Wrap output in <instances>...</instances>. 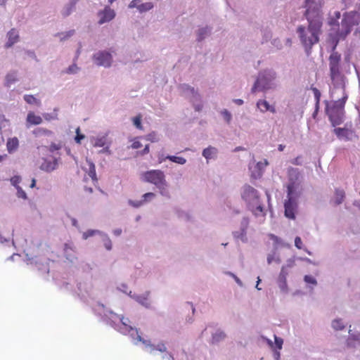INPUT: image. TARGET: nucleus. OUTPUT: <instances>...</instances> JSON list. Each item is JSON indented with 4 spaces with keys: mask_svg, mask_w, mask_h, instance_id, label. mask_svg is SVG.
Returning <instances> with one entry per match:
<instances>
[{
    "mask_svg": "<svg viewBox=\"0 0 360 360\" xmlns=\"http://www.w3.org/2000/svg\"><path fill=\"white\" fill-rule=\"evenodd\" d=\"M322 5L323 0H305L304 15L309 25L307 27L299 26L297 32L307 52H309L312 46L319 41L323 25Z\"/></svg>",
    "mask_w": 360,
    "mask_h": 360,
    "instance_id": "1",
    "label": "nucleus"
},
{
    "mask_svg": "<svg viewBox=\"0 0 360 360\" xmlns=\"http://www.w3.org/2000/svg\"><path fill=\"white\" fill-rule=\"evenodd\" d=\"M340 60L341 56L338 52L332 53L329 57L330 76L334 86L330 93L332 96L335 94L337 89L345 91V78L340 72Z\"/></svg>",
    "mask_w": 360,
    "mask_h": 360,
    "instance_id": "2",
    "label": "nucleus"
},
{
    "mask_svg": "<svg viewBox=\"0 0 360 360\" xmlns=\"http://www.w3.org/2000/svg\"><path fill=\"white\" fill-rule=\"evenodd\" d=\"M342 92V98L334 101L331 105H327L326 108V114L332 125L335 127L343 122L345 115V105L348 98L345 91Z\"/></svg>",
    "mask_w": 360,
    "mask_h": 360,
    "instance_id": "3",
    "label": "nucleus"
},
{
    "mask_svg": "<svg viewBox=\"0 0 360 360\" xmlns=\"http://www.w3.org/2000/svg\"><path fill=\"white\" fill-rule=\"evenodd\" d=\"M142 181L154 184L160 191L161 195L169 197L167 191V182L164 172L160 169H152L141 174Z\"/></svg>",
    "mask_w": 360,
    "mask_h": 360,
    "instance_id": "4",
    "label": "nucleus"
},
{
    "mask_svg": "<svg viewBox=\"0 0 360 360\" xmlns=\"http://www.w3.org/2000/svg\"><path fill=\"white\" fill-rule=\"evenodd\" d=\"M241 196L255 215H264V207L260 203L259 195L256 189L249 185H245L243 187Z\"/></svg>",
    "mask_w": 360,
    "mask_h": 360,
    "instance_id": "5",
    "label": "nucleus"
},
{
    "mask_svg": "<svg viewBox=\"0 0 360 360\" xmlns=\"http://www.w3.org/2000/svg\"><path fill=\"white\" fill-rule=\"evenodd\" d=\"M360 22V13L357 11L346 12L343 14L340 27L337 32L338 40L345 39L352 32L354 26L358 25Z\"/></svg>",
    "mask_w": 360,
    "mask_h": 360,
    "instance_id": "6",
    "label": "nucleus"
},
{
    "mask_svg": "<svg viewBox=\"0 0 360 360\" xmlns=\"http://www.w3.org/2000/svg\"><path fill=\"white\" fill-rule=\"evenodd\" d=\"M294 185L290 184L288 186V200H285V215L289 219H294L295 218V212L297 208L296 198L293 194Z\"/></svg>",
    "mask_w": 360,
    "mask_h": 360,
    "instance_id": "7",
    "label": "nucleus"
},
{
    "mask_svg": "<svg viewBox=\"0 0 360 360\" xmlns=\"http://www.w3.org/2000/svg\"><path fill=\"white\" fill-rule=\"evenodd\" d=\"M121 326H120L119 330L124 333H130L131 335H134V333L137 335V340L139 341L142 342L143 343H146V341L141 338V337L138 334V331L136 328H134L129 323L130 321L128 319H125L122 317L120 319Z\"/></svg>",
    "mask_w": 360,
    "mask_h": 360,
    "instance_id": "8",
    "label": "nucleus"
},
{
    "mask_svg": "<svg viewBox=\"0 0 360 360\" xmlns=\"http://www.w3.org/2000/svg\"><path fill=\"white\" fill-rule=\"evenodd\" d=\"M96 65L99 66L109 67L112 62V56L106 51H101L94 56Z\"/></svg>",
    "mask_w": 360,
    "mask_h": 360,
    "instance_id": "9",
    "label": "nucleus"
},
{
    "mask_svg": "<svg viewBox=\"0 0 360 360\" xmlns=\"http://www.w3.org/2000/svg\"><path fill=\"white\" fill-rule=\"evenodd\" d=\"M63 254L65 257L70 262H73L77 259V250L72 242H68L64 244Z\"/></svg>",
    "mask_w": 360,
    "mask_h": 360,
    "instance_id": "10",
    "label": "nucleus"
},
{
    "mask_svg": "<svg viewBox=\"0 0 360 360\" xmlns=\"http://www.w3.org/2000/svg\"><path fill=\"white\" fill-rule=\"evenodd\" d=\"M270 86L269 82L266 79L263 74H259L257 79L255 82L252 91H262L269 89Z\"/></svg>",
    "mask_w": 360,
    "mask_h": 360,
    "instance_id": "11",
    "label": "nucleus"
},
{
    "mask_svg": "<svg viewBox=\"0 0 360 360\" xmlns=\"http://www.w3.org/2000/svg\"><path fill=\"white\" fill-rule=\"evenodd\" d=\"M100 20L98 23L100 25L103 24L106 22H109L115 18V11L108 7L105 8L104 11L98 13Z\"/></svg>",
    "mask_w": 360,
    "mask_h": 360,
    "instance_id": "12",
    "label": "nucleus"
},
{
    "mask_svg": "<svg viewBox=\"0 0 360 360\" xmlns=\"http://www.w3.org/2000/svg\"><path fill=\"white\" fill-rule=\"evenodd\" d=\"M8 41L5 44L6 48L11 47L14 44L18 42L19 39V34L18 31L13 28L7 33Z\"/></svg>",
    "mask_w": 360,
    "mask_h": 360,
    "instance_id": "13",
    "label": "nucleus"
},
{
    "mask_svg": "<svg viewBox=\"0 0 360 360\" xmlns=\"http://www.w3.org/2000/svg\"><path fill=\"white\" fill-rule=\"evenodd\" d=\"M58 167V160L54 159L53 160H44L40 166V169L46 172H51L55 170Z\"/></svg>",
    "mask_w": 360,
    "mask_h": 360,
    "instance_id": "14",
    "label": "nucleus"
},
{
    "mask_svg": "<svg viewBox=\"0 0 360 360\" xmlns=\"http://www.w3.org/2000/svg\"><path fill=\"white\" fill-rule=\"evenodd\" d=\"M27 123L30 125H38L42 122V118L37 115L34 112H29L26 119Z\"/></svg>",
    "mask_w": 360,
    "mask_h": 360,
    "instance_id": "15",
    "label": "nucleus"
},
{
    "mask_svg": "<svg viewBox=\"0 0 360 360\" xmlns=\"http://www.w3.org/2000/svg\"><path fill=\"white\" fill-rule=\"evenodd\" d=\"M165 160H169L170 161L179 165H184L186 162V160L184 158L175 155H167L165 158H159V162L161 163Z\"/></svg>",
    "mask_w": 360,
    "mask_h": 360,
    "instance_id": "16",
    "label": "nucleus"
},
{
    "mask_svg": "<svg viewBox=\"0 0 360 360\" xmlns=\"http://www.w3.org/2000/svg\"><path fill=\"white\" fill-rule=\"evenodd\" d=\"M19 146V141L17 137L8 139L6 147L8 153H11L17 150Z\"/></svg>",
    "mask_w": 360,
    "mask_h": 360,
    "instance_id": "17",
    "label": "nucleus"
},
{
    "mask_svg": "<svg viewBox=\"0 0 360 360\" xmlns=\"http://www.w3.org/2000/svg\"><path fill=\"white\" fill-rule=\"evenodd\" d=\"M257 105L262 112L271 111L275 112L276 110L274 107L270 106L269 103L265 100H259L257 101Z\"/></svg>",
    "mask_w": 360,
    "mask_h": 360,
    "instance_id": "18",
    "label": "nucleus"
},
{
    "mask_svg": "<svg viewBox=\"0 0 360 360\" xmlns=\"http://www.w3.org/2000/svg\"><path fill=\"white\" fill-rule=\"evenodd\" d=\"M217 153V150L214 147L210 146L202 151V155L207 159H211Z\"/></svg>",
    "mask_w": 360,
    "mask_h": 360,
    "instance_id": "19",
    "label": "nucleus"
},
{
    "mask_svg": "<svg viewBox=\"0 0 360 360\" xmlns=\"http://www.w3.org/2000/svg\"><path fill=\"white\" fill-rule=\"evenodd\" d=\"M333 132L339 139H342L343 137L347 139L348 138L349 130L346 128H335Z\"/></svg>",
    "mask_w": 360,
    "mask_h": 360,
    "instance_id": "20",
    "label": "nucleus"
},
{
    "mask_svg": "<svg viewBox=\"0 0 360 360\" xmlns=\"http://www.w3.org/2000/svg\"><path fill=\"white\" fill-rule=\"evenodd\" d=\"M335 205L341 204L345 198V191L343 190L337 189L335 193Z\"/></svg>",
    "mask_w": 360,
    "mask_h": 360,
    "instance_id": "21",
    "label": "nucleus"
},
{
    "mask_svg": "<svg viewBox=\"0 0 360 360\" xmlns=\"http://www.w3.org/2000/svg\"><path fill=\"white\" fill-rule=\"evenodd\" d=\"M24 100L28 104H35L37 105H40L41 102L39 100L37 99L33 95L26 94L24 96Z\"/></svg>",
    "mask_w": 360,
    "mask_h": 360,
    "instance_id": "22",
    "label": "nucleus"
},
{
    "mask_svg": "<svg viewBox=\"0 0 360 360\" xmlns=\"http://www.w3.org/2000/svg\"><path fill=\"white\" fill-rule=\"evenodd\" d=\"M148 293L144 296L141 295H136L134 297V299L139 303H141L142 305H144L146 307H148L149 305V300H148Z\"/></svg>",
    "mask_w": 360,
    "mask_h": 360,
    "instance_id": "23",
    "label": "nucleus"
},
{
    "mask_svg": "<svg viewBox=\"0 0 360 360\" xmlns=\"http://www.w3.org/2000/svg\"><path fill=\"white\" fill-rule=\"evenodd\" d=\"M33 134L37 136L41 135L50 136L52 134V131L44 128H37L34 130Z\"/></svg>",
    "mask_w": 360,
    "mask_h": 360,
    "instance_id": "24",
    "label": "nucleus"
},
{
    "mask_svg": "<svg viewBox=\"0 0 360 360\" xmlns=\"http://www.w3.org/2000/svg\"><path fill=\"white\" fill-rule=\"evenodd\" d=\"M146 345H149L150 347H151V350L153 351V350H158L161 352H165L167 351V348L165 345V344L163 343H159L157 345H150V344H148L146 340Z\"/></svg>",
    "mask_w": 360,
    "mask_h": 360,
    "instance_id": "25",
    "label": "nucleus"
},
{
    "mask_svg": "<svg viewBox=\"0 0 360 360\" xmlns=\"http://www.w3.org/2000/svg\"><path fill=\"white\" fill-rule=\"evenodd\" d=\"M153 8V4L151 2L143 3L139 5L138 10L140 12H146L150 11Z\"/></svg>",
    "mask_w": 360,
    "mask_h": 360,
    "instance_id": "26",
    "label": "nucleus"
},
{
    "mask_svg": "<svg viewBox=\"0 0 360 360\" xmlns=\"http://www.w3.org/2000/svg\"><path fill=\"white\" fill-rule=\"evenodd\" d=\"M332 326L336 330H340L345 328V325L340 319H335L332 322Z\"/></svg>",
    "mask_w": 360,
    "mask_h": 360,
    "instance_id": "27",
    "label": "nucleus"
},
{
    "mask_svg": "<svg viewBox=\"0 0 360 360\" xmlns=\"http://www.w3.org/2000/svg\"><path fill=\"white\" fill-rule=\"evenodd\" d=\"M226 337V335L222 331H217L216 332L213 336H212V342H218L223 340Z\"/></svg>",
    "mask_w": 360,
    "mask_h": 360,
    "instance_id": "28",
    "label": "nucleus"
},
{
    "mask_svg": "<svg viewBox=\"0 0 360 360\" xmlns=\"http://www.w3.org/2000/svg\"><path fill=\"white\" fill-rule=\"evenodd\" d=\"M145 139L150 142H158L159 141L157 134L154 131L146 135Z\"/></svg>",
    "mask_w": 360,
    "mask_h": 360,
    "instance_id": "29",
    "label": "nucleus"
},
{
    "mask_svg": "<svg viewBox=\"0 0 360 360\" xmlns=\"http://www.w3.org/2000/svg\"><path fill=\"white\" fill-rule=\"evenodd\" d=\"M210 30L207 27L201 28L198 30V40L201 41L204 39V36L206 35Z\"/></svg>",
    "mask_w": 360,
    "mask_h": 360,
    "instance_id": "30",
    "label": "nucleus"
},
{
    "mask_svg": "<svg viewBox=\"0 0 360 360\" xmlns=\"http://www.w3.org/2000/svg\"><path fill=\"white\" fill-rule=\"evenodd\" d=\"M279 286L282 290H285L287 288V283L285 276L281 274L279 277Z\"/></svg>",
    "mask_w": 360,
    "mask_h": 360,
    "instance_id": "31",
    "label": "nucleus"
},
{
    "mask_svg": "<svg viewBox=\"0 0 360 360\" xmlns=\"http://www.w3.org/2000/svg\"><path fill=\"white\" fill-rule=\"evenodd\" d=\"M133 122L134 124L136 126V127L139 129H142L143 127L141 124V115H138L133 118Z\"/></svg>",
    "mask_w": 360,
    "mask_h": 360,
    "instance_id": "32",
    "label": "nucleus"
},
{
    "mask_svg": "<svg viewBox=\"0 0 360 360\" xmlns=\"http://www.w3.org/2000/svg\"><path fill=\"white\" fill-rule=\"evenodd\" d=\"M304 281L307 283L312 284V285H316L317 282L316 280L311 276L306 275L304 278Z\"/></svg>",
    "mask_w": 360,
    "mask_h": 360,
    "instance_id": "33",
    "label": "nucleus"
},
{
    "mask_svg": "<svg viewBox=\"0 0 360 360\" xmlns=\"http://www.w3.org/2000/svg\"><path fill=\"white\" fill-rule=\"evenodd\" d=\"M295 246L299 249V250H302L303 249V243H302V240L301 239L300 237L299 236H297L295 238Z\"/></svg>",
    "mask_w": 360,
    "mask_h": 360,
    "instance_id": "34",
    "label": "nucleus"
},
{
    "mask_svg": "<svg viewBox=\"0 0 360 360\" xmlns=\"http://www.w3.org/2000/svg\"><path fill=\"white\" fill-rule=\"evenodd\" d=\"M76 134H77V135H76L75 139V141H76L77 143H81V141H82V139H84L85 136H84V135H83V134H80V129H79V127H78V128L76 129Z\"/></svg>",
    "mask_w": 360,
    "mask_h": 360,
    "instance_id": "35",
    "label": "nucleus"
},
{
    "mask_svg": "<svg viewBox=\"0 0 360 360\" xmlns=\"http://www.w3.org/2000/svg\"><path fill=\"white\" fill-rule=\"evenodd\" d=\"M103 245L106 250H110L112 249V242L111 240L108 237H105L103 239Z\"/></svg>",
    "mask_w": 360,
    "mask_h": 360,
    "instance_id": "36",
    "label": "nucleus"
},
{
    "mask_svg": "<svg viewBox=\"0 0 360 360\" xmlns=\"http://www.w3.org/2000/svg\"><path fill=\"white\" fill-rule=\"evenodd\" d=\"M61 145L60 143H52L49 146V150L50 152H54L55 150H58L61 148Z\"/></svg>",
    "mask_w": 360,
    "mask_h": 360,
    "instance_id": "37",
    "label": "nucleus"
},
{
    "mask_svg": "<svg viewBox=\"0 0 360 360\" xmlns=\"http://www.w3.org/2000/svg\"><path fill=\"white\" fill-rule=\"evenodd\" d=\"M221 114L224 118V120L229 123L231 120V115L227 110H224L221 112Z\"/></svg>",
    "mask_w": 360,
    "mask_h": 360,
    "instance_id": "38",
    "label": "nucleus"
},
{
    "mask_svg": "<svg viewBox=\"0 0 360 360\" xmlns=\"http://www.w3.org/2000/svg\"><path fill=\"white\" fill-rule=\"evenodd\" d=\"M77 70H78V68H77V65L73 64V65H70L66 70L65 72L68 74H74V73L77 72Z\"/></svg>",
    "mask_w": 360,
    "mask_h": 360,
    "instance_id": "39",
    "label": "nucleus"
},
{
    "mask_svg": "<svg viewBox=\"0 0 360 360\" xmlns=\"http://www.w3.org/2000/svg\"><path fill=\"white\" fill-rule=\"evenodd\" d=\"M155 197V194L153 193H145L143 195V200L142 201L143 202H146L150 200H151L152 198H153Z\"/></svg>",
    "mask_w": 360,
    "mask_h": 360,
    "instance_id": "40",
    "label": "nucleus"
},
{
    "mask_svg": "<svg viewBox=\"0 0 360 360\" xmlns=\"http://www.w3.org/2000/svg\"><path fill=\"white\" fill-rule=\"evenodd\" d=\"M275 343H276L278 349H281L282 348V345L283 343V339L281 338H278L275 335Z\"/></svg>",
    "mask_w": 360,
    "mask_h": 360,
    "instance_id": "41",
    "label": "nucleus"
},
{
    "mask_svg": "<svg viewBox=\"0 0 360 360\" xmlns=\"http://www.w3.org/2000/svg\"><path fill=\"white\" fill-rule=\"evenodd\" d=\"M140 4H141V0H132L129 4V7L138 8L139 5H140Z\"/></svg>",
    "mask_w": 360,
    "mask_h": 360,
    "instance_id": "42",
    "label": "nucleus"
},
{
    "mask_svg": "<svg viewBox=\"0 0 360 360\" xmlns=\"http://www.w3.org/2000/svg\"><path fill=\"white\" fill-rule=\"evenodd\" d=\"M142 146L141 143L138 140H134L131 146L133 149H138Z\"/></svg>",
    "mask_w": 360,
    "mask_h": 360,
    "instance_id": "43",
    "label": "nucleus"
},
{
    "mask_svg": "<svg viewBox=\"0 0 360 360\" xmlns=\"http://www.w3.org/2000/svg\"><path fill=\"white\" fill-rule=\"evenodd\" d=\"M149 151H150L149 146L146 145L145 146V148L141 151L138 153V154L140 155H144L148 154L149 153Z\"/></svg>",
    "mask_w": 360,
    "mask_h": 360,
    "instance_id": "44",
    "label": "nucleus"
},
{
    "mask_svg": "<svg viewBox=\"0 0 360 360\" xmlns=\"http://www.w3.org/2000/svg\"><path fill=\"white\" fill-rule=\"evenodd\" d=\"M269 237H270V238H271V240H273L275 243H280V241H281V239H280L278 237H277L276 236L274 235V234H270V235H269Z\"/></svg>",
    "mask_w": 360,
    "mask_h": 360,
    "instance_id": "45",
    "label": "nucleus"
},
{
    "mask_svg": "<svg viewBox=\"0 0 360 360\" xmlns=\"http://www.w3.org/2000/svg\"><path fill=\"white\" fill-rule=\"evenodd\" d=\"M89 176H90L93 179H96V172H95V168H94V165H93L92 169H90V172H89Z\"/></svg>",
    "mask_w": 360,
    "mask_h": 360,
    "instance_id": "46",
    "label": "nucleus"
},
{
    "mask_svg": "<svg viewBox=\"0 0 360 360\" xmlns=\"http://www.w3.org/2000/svg\"><path fill=\"white\" fill-rule=\"evenodd\" d=\"M18 196L19 197H21L24 199H26L27 198V195H26V193L25 191H23L22 190H18Z\"/></svg>",
    "mask_w": 360,
    "mask_h": 360,
    "instance_id": "47",
    "label": "nucleus"
},
{
    "mask_svg": "<svg viewBox=\"0 0 360 360\" xmlns=\"http://www.w3.org/2000/svg\"><path fill=\"white\" fill-rule=\"evenodd\" d=\"M130 203L134 206V207H138L139 206H141L143 202L141 200V201H139V202H130Z\"/></svg>",
    "mask_w": 360,
    "mask_h": 360,
    "instance_id": "48",
    "label": "nucleus"
},
{
    "mask_svg": "<svg viewBox=\"0 0 360 360\" xmlns=\"http://www.w3.org/2000/svg\"><path fill=\"white\" fill-rule=\"evenodd\" d=\"M314 94H315V96L316 97V99L317 101H319V97H320V92L317 89H314Z\"/></svg>",
    "mask_w": 360,
    "mask_h": 360,
    "instance_id": "49",
    "label": "nucleus"
},
{
    "mask_svg": "<svg viewBox=\"0 0 360 360\" xmlns=\"http://www.w3.org/2000/svg\"><path fill=\"white\" fill-rule=\"evenodd\" d=\"M113 233L115 236H120L122 233V229H117L113 231Z\"/></svg>",
    "mask_w": 360,
    "mask_h": 360,
    "instance_id": "50",
    "label": "nucleus"
},
{
    "mask_svg": "<svg viewBox=\"0 0 360 360\" xmlns=\"http://www.w3.org/2000/svg\"><path fill=\"white\" fill-rule=\"evenodd\" d=\"M354 35L360 39V27L354 32Z\"/></svg>",
    "mask_w": 360,
    "mask_h": 360,
    "instance_id": "51",
    "label": "nucleus"
},
{
    "mask_svg": "<svg viewBox=\"0 0 360 360\" xmlns=\"http://www.w3.org/2000/svg\"><path fill=\"white\" fill-rule=\"evenodd\" d=\"M234 103H236L237 105H242L243 103V101L242 99H235Z\"/></svg>",
    "mask_w": 360,
    "mask_h": 360,
    "instance_id": "52",
    "label": "nucleus"
},
{
    "mask_svg": "<svg viewBox=\"0 0 360 360\" xmlns=\"http://www.w3.org/2000/svg\"><path fill=\"white\" fill-rule=\"evenodd\" d=\"M6 79H7V83L8 84H10L11 82H13L15 79H13L12 78H10V75H8L7 77H6Z\"/></svg>",
    "mask_w": 360,
    "mask_h": 360,
    "instance_id": "53",
    "label": "nucleus"
},
{
    "mask_svg": "<svg viewBox=\"0 0 360 360\" xmlns=\"http://www.w3.org/2000/svg\"><path fill=\"white\" fill-rule=\"evenodd\" d=\"M202 108V105L200 104V105H197L195 106V109L196 111H200Z\"/></svg>",
    "mask_w": 360,
    "mask_h": 360,
    "instance_id": "54",
    "label": "nucleus"
},
{
    "mask_svg": "<svg viewBox=\"0 0 360 360\" xmlns=\"http://www.w3.org/2000/svg\"><path fill=\"white\" fill-rule=\"evenodd\" d=\"M187 89L191 91V92L193 94H198L197 92H195L194 88L193 87H190V86H187Z\"/></svg>",
    "mask_w": 360,
    "mask_h": 360,
    "instance_id": "55",
    "label": "nucleus"
},
{
    "mask_svg": "<svg viewBox=\"0 0 360 360\" xmlns=\"http://www.w3.org/2000/svg\"><path fill=\"white\" fill-rule=\"evenodd\" d=\"M274 356H275V359L276 360H279V359H280V352H276L275 354H274Z\"/></svg>",
    "mask_w": 360,
    "mask_h": 360,
    "instance_id": "56",
    "label": "nucleus"
},
{
    "mask_svg": "<svg viewBox=\"0 0 360 360\" xmlns=\"http://www.w3.org/2000/svg\"><path fill=\"white\" fill-rule=\"evenodd\" d=\"M285 148V146L284 145H282V144H280L278 147V149L279 151H283Z\"/></svg>",
    "mask_w": 360,
    "mask_h": 360,
    "instance_id": "57",
    "label": "nucleus"
},
{
    "mask_svg": "<svg viewBox=\"0 0 360 360\" xmlns=\"http://www.w3.org/2000/svg\"><path fill=\"white\" fill-rule=\"evenodd\" d=\"M35 184H36V180L34 179H32V183L30 184V187L31 188H34L35 186Z\"/></svg>",
    "mask_w": 360,
    "mask_h": 360,
    "instance_id": "58",
    "label": "nucleus"
},
{
    "mask_svg": "<svg viewBox=\"0 0 360 360\" xmlns=\"http://www.w3.org/2000/svg\"><path fill=\"white\" fill-rule=\"evenodd\" d=\"M335 15H336L337 18H338V19H339V18H340V12H336V13H335Z\"/></svg>",
    "mask_w": 360,
    "mask_h": 360,
    "instance_id": "59",
    "label": "nucleus"
},
{
    "mask_svg": "<svg viewBox=\"0 0 360 360\" xmlns=\"http://www.w3.org/2000/svg\"><path fill=\"white\" fill-rule=\"evenodd\" d=\"M6 155H0V162H1V161H3V160H4V157H6Z\"/></svg>",
    "mask_w": 360,
    "mask_h": 360,
    "instance_id": "60",
    "label": "nucleus"
},
{
    "mask_svg": "<svg viewBox=\"0 0 360 360\" xmlns=\"http://www.w3.org/2000/svg\"><path fill=\"white\" fill-rule=\"evenodd\" d=\"M269 77H271V79H274L275 78V73H273L272 75L269 74Z\"/></svg>",
    "mask_w": 360,
    "mask_h": 360,
    "instance_id": "61",
    "label": "nucleus"
},
{
    "mask_svg": "<svg viewBox=\"0 0 360 360\" xmlns=\"http://www.w3.org/2000/svg\"><path fill=\"white\" fill-rule=\"evenodd\" d=\"M73 33H74V31H73V30H72V31H70V32H68V37H70V36L72 35V34H73Z\"/></svg>",
    "mask_w": 360,
    "mask_h": 360,
    "instance_id": "62",
    "label": "nucleus"
},
{
    "mask_svg": "<svg viewBox=\"0 0 360 360\" xmlns=\"http://www.w3.org/2000/svg\"><path fill=\"white\" fill-rule=\"evenodd\" d=\"M169 359L170 360H174V359L173 356H172V355H171V354H169Z\"/></svg>",
    "mask_w": 360,
    "mask_h": 360,
    "instance_id": "63",
    "label": "nucleus"
},
{
    "mask_svg": "<svg viewBox=\"0 0 360 360\" xmlns=\"http://www.w3.org/2000/svg\"><path fill=\"white\" fill-rule=\"evenodd\" d=\"M87 237H88V235H86V233H84V238H86Z\"/></svg>",
    "mask_w": 360,
    "mask_h": 360,
    "instance_id": "64",
    "label": "nucleus"
}]
</instances>
